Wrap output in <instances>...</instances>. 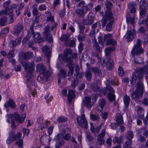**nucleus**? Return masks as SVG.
Here are the masks:
<instances>
[{
  "label": "nucleus",
  "instance_id": "f257e3e1",
  "mask_svg": "<svg viewBox=\"0 0 148 148\" xmlns=\"http://www.w3.org/2000/svg\"><path fill=\"white\" fill-rule=\"evenodd\" d=\"M144 52V50L141 47V41L138 39L131 52L132 55L134 56V61L135 64L141 63L140 61L142 59L140 56L143 54Z\"/></svg>",
  "mask_w": 148,
  "mask_h": 148
},
{
  "label": "nucleus",
  "instance_id": "f03ea898",
  "mask_svg": "<svg viewBox=\"0 0 148 148\" xmlns=\"http://www.w3.org/2000/svg\"><path fill=\"white\" fill-rule=\"evenodd\" d=\"M147 70H148V68L145 66L136 69L135 71V73L134 72L132 73L131 83L134 84L136 82L137 78L139 80L142 79L143 78L144 73L145 71H147Z\"/></svg>",
  "mask_w": 148,
  "mask_h": 148
},
{
  "label": "nucleus",
  "instance_id": "7ed1b4c3",
  "mask_svg": "<svg viewBox=\"0 0 148 148\" xmlns=\"http://www.w3.org/2000/svg\"><path fill=\"white\" fill-rule=\"evenodd\" d=\"M8 117L9 119H11V127L12 129H15L16 126L14 124V119L18 122L19 123H21L24 121L26 117L25 114H23L21 117L17 113H15L12 115H9Z\"/></svg>",
  "mask_w": 148,
  "mask_h": 148
},
{
  "label": "nucleus",
  "instance_id": "20e7f679",
  "mask_svg": "<svg viewBox=\"0 0 148 148\" xmlns=\"http://www.w3.org/2000/svg\"><path fill=\"white\" fill-rule=\"evenodd\" d=\"M92 23V13L90 12L88 15V20L84 19L83 20L82 23H78V24L80 29L79 33H84L85 27L84 24L90 25Z\"/></svg>",
  "mask_w": 148,
  "mask_h": 148
},
{
  "label": "nucleus",
  "instance_id": "39448f33",
  "mask_svg": "<svg viewBox=\"0 0 148 148\" xmlns=\"http://www.w3.org/2000/svg\"><path fill=\"white\" fill-rule=\"evenodd\" d=\"M72 53V51L70 49H67L64 50L63 55L60 54L59 56V58L60 60H63L66 62H73L71 57L70 56L67 57L69 55H71Z\"/></svg>",
  "mask_w": 148,
  "mask_h": 148
},
{
  "label": "nucleus",
  "instance_id": "423d86ee",
  "mask_svg": "<svg viewBox=\"0 0 148 148\" xmlns=\"http://www.w3.org/2000/svg\"><path fill=\"white\" fill-rule=\"evenodd\" d=\"M10 1H8L5 2L4 4V8H5V10H3L0 12V15H2L4 14L5 15H8L10 14L9 16L10 17L11 20L12 22L13 21V18L12 14L11 13V12H12L13 10L12 9L9 10V8L8 7L10 3Z\"/></svg>",
  "mask_w": 148,
  "mask_h": 148
},
{
  "label": "nucleus",
  "instance_id": "0eeeda50",
  "mask_svg": "<svg viewBox=\"0 0 148 148\" xmlns=\"http://www.w3.org/2000/svg\"><path fill=\"white\" fill-rule=\"evenodd\" d=\"M21 64L27 73H32L34 71L35 64L33 62H32L30 64H29L28 62H22Z\"/></svg>",
  "mask_w": 148,
  "mask_h": 148
},
{
  "label": "nucleus",
  "instance_id": "6e6552de",
  "mask_svg": "<svg viewBox=\"0 0 148 148\" xmlns=\"http://www.w3.org/2000/svg\"><path fill=\"white\" fill-rule=\"evenodd\" d=\"M33 26H31L28 31V34L31 33L33 38H34L35 41L37 43H39L43 41V39L40 36V35L38 33H34Z\"/></svg>",
  "mask_w": 148,
  "mask_h": 148
},
{
  "label": "nucleus",
  "instance_id": "1a4fd4ad",
  "mask_svg": "<svg viewBox=\"0 0 148 148\" xmlns=\"http://www.w3.org/2000/svg\"><path fill=\"white\" fill-rule=\"evenodd\" d=\"M77 121L78 123L82 128L84 129H88L87 123L84 114H82L81 116L78 117Z\"/></svg>",
  "mask_w": 148,
  "mask_h": 148
},
{
  "label": "nucleus",
  "instance_id": "9d476101",
  "mask_svg": "<svg viewBox=\"0 0 148 148\" xmlns=\"http://www.w3.org/2000/svg\"><path fill=\"white\" fill-rule=\"evenodd\" d=\"M103 66H106L107 69L110 70L114 67V62L111 58H103Z\"/></svg>",
  "mask_w": 148,
  "mask_h": 148
},
{
  "label": "nucleus",
  "instance_id": "9b49d317",
  "mask_svg": "<svg viewBox=\"0 0 148 148\" xmlns=\"http://www.w3.org/2000/svg\"><path fill=\"white\" fill-rule=\"evenodd\" d=\"M148 5L145 1V0H142L140 2V16L143 18L145 16V13L147 12L146 7H148Z\"/></svg>",
  "mask_w": 148,
  "mask_h": 148
},
{
  "label": "nucleus",
  "instance_id": "f8f14e48",
  "mask_svg": "<svg viewBox=\"0 0 148 148\" xmlns=\"http://www.w3.org/2000/svg\"><path fill=\"white\" fill-rule=\"evenodd\" d=\"M50 27L48 25L44 28V31L43 32V36L45 38L50 42H51L53 41V39L50 34L49 30Z\"/></svg>",
  "mask_w": 148,
  "mask_h": 148
},
{
  "label": "nucleus",
  "instance_id": "ddd939ff",
  "mask_svg": "<svg viewBox=\"0 0 148 148\" xmlns=\"http://www.w3.org/2000/svg\"><path fill=\"white\" fill-rule=\"evenodd\" d=\"M38 122H39L40 124V126L41 129H47L48 130H53V126L52 125L47 127L50 123L48 121H44L42 119H39V121H38Z\"/></svg>",
  "mask_w": 148,
  "mask_h": 148
},
{
  "label": "nucleus",
  "instance_id": "4468645a",
  "mask_svg": "<svg viewBox=\"0 0 148 148\" xmlns=\"http://www.w3.org/2000/svg\"><path fill=\"white\" fill-rule=\"evenodd\" d=\"M106 90L110 91L111 92H109L108 94V98L110 101H112L115 99V96L114 95V90L111 86L110 85H107L106 87Z\"/></svg>",
  "mask_w": 148,
  "mask_h": 148
},
{
  "label": "nucleus",
  "instance_id": "2eb2a0df",
  "mask_svg": "<svg viewBox=\"0 0 148 148\" xmlns=\"http://www.w3.org/2000/svg\"><path fill=\"white\" fill-rule=\"evenodd\" d=\"M105 135V130H102L101 132L98 135L97 137V143L100 145H101L104 144L105 140L104 137Z\"/></svg>",
  "mask_w": 148,
  "mask_h": 148
},
{
  "label": "nucleus",
  "instance_id": "dca6fc26",
  "mask_svg": "<svg viewBox=\"0 0 148 148\" xmlns=\"http://www.w3.org/2000/svg\"><path fill=\"white\" fill-rule=\"evenodd\" d=\"M134 29H129L127 31L126 34V39L127 42L132 40L134 38V34L135 33Z\"/></svg>",
  "mask_w": 148,
  "mask_h": 148
},
{
  "label": "nucleus",
  "instance_id": "f3484780",
  "mask_svg": "<svg viewBox=\"0 0 148 148\" xmlns=\"http://www.w3.org/2000/svg\"><path fill=\"white\" fill-rule=\"evenodd\" d=\"M143 94V92L135 90L132 93L131 97L133 99L137 100L142 98Z\"/></svg>",
  "mask_w": 148,
  "mask_h": 148
},
{
  "label": "nucleus",
  "instance_id": "a211bd4d",
  "mask_svg": "<svg viewBox=\"0 0 148 148\" xmlns=\"http://www.w3.org/2000/svg\"><path fill=\"white\" fill-rule=\"evenodd\" d=\"M91 98L89 97H86L82 102V105L88 108H91L92 106Z\"/></svg>",
  "mask_w": 148,
  "mask_h": 148
},
{
  "label": "nucleus",
  "instance_id": "6ab92c4d",
  "mask_svg": "<svg viewBox=\"0 0 148 148\" xmlns=\"http://www.w3.org/2000/svg\"><path fill=\"white\" fill-rule=\"evenodd\" d=\"M23 28L24 26L21 23H18L15 27L14 34L16 36L19 35Z\"/></svg>",
  "mask_w": 148,
  "mask_h": 148
},
{
  "label": "nucleus",
  "instance_id": "aec40b11",
  "mask_svg": "<svg viewBox=\"0 0 148 148\" xmlns=\"http://www.w3.org/2000/svg\"><path fill=\"white\" fill-rule=\"evenodd\" d=\"M115 48L114 47H111L108 48H106L105 50V56L103 58H111L110 53L112 51H114Z\"/></svg>",
  "mask_w": 148,
  "mask_h": 148
},
{
  "label": "nucleus",
  "instance_id": "412c9836",
  "mask_svg": "<svg viewBox=\"0 0 148 148\" xmlns=\"http://www.w3.org/2000/svg\"><path fill=\"white\" fill-rule=\"evenodd\" d=\"M136 89L135 90L140 91L143 93L144 87L143 84L141 80L137 81L136 84Z\"/></svg>",
  "mask_w": 148,
  "mask_h": 148
},
{
  "label": "nucleus",
  "instance_id": "4be33fe9",
  "mask_svg": "<svg viewBox=\"0 0 148 148\" xmlns=\"http://www.w3.org/2000/svg\"><path fill=\"white\" fill-rule=\"evenodd\" d=\"M86 12L84 8L79 9L75 10V14L79 17H83Z\"/></svg>",
  "mask_w": 148,
  "mask_h": 148
},
{
  "label": "nucleus",
  "instance_id": "5701e85b",
  "mask_svg": "<svg viewBox=\"0 0 148 148\" xmlns=\"http://www.w3.org/2000/svg\"><path fill=\"white\" fill-rule=\"evenodd\" d=\"M94 39L95 42H96V44H95L94 45V48H95V49L97 51L98 53L100 51V47L98 45V42H100L101 40V38L100 36H98L97 39L96 38L95 36H94Z\"/></svg>",
  "mask_w": 148,
  "mask_h": 148
},
{
  "label": "nucleus",
  "instance_id": "b1692460",
  "mask_svg": "<svg viewBox=\"0 0 148 148\" xmlns=\"http://www.w3.org/2000/svg\"><path fill=\"white\" fill-rule=\"evenodd\" d=\"M126 21L128 25L131 24L134 27V24L135 23V19L134 16L132 18L130 15L128 14L126 15Z\"/></svg>",
  "mask_w": 148,
  "mask_h": 148
},
{
  "label": "nucleus",
  "instance_id": "393cba45",
  "mask_svg": "<svg viewBox=\"0 0 148 148\" xmlns=\"http://www.w3.org/2000/svg\"><path fill=\"white\" fill-rule=\"evenodd\" d=\"M36 69L37 71H39L40 73H43L46 72L45 67L44 65L41 63L37 64L36 65Z\"/></svg>",
  "mask_w": 148,
  "mask_h": 148
},
{
  "label": "nucleus",
  "instance_id": "a878e982",
  "mask_svg": "<svg viewBox=\"0 0 148 148\" xmlns=\"http://www.w3.org/2000/svg\"><path fill=\"white\" fill-rule=\"evenodd\" d=\"M75 97V91L73 90H69L68 95V99L69 103H71L72 99Z\"/></svg>",
  "mask_w": 148,
  "mask_h": 148
},
{
  "label": "nucleus",
  "instance_id": "bb28decb",
  "mask_svg": "<svg viewBox=\"0 0 148 148\" xmlns=\"http://www.w3.org/2000/svg\"><path fill=\"white\" fill-rule=\"evenodd\" d=\"M106 17L109 21L113 22L114 19L112 17V12L109 10L106 11L105 13Z\"/></svg>",
  "mask_w": 148,
  "mask_h": 148
},
{
  "label": "nucleus",
  "instance_id": "cd10ccee",
  "mask_svg": "<svg viewBox=\"0 0 148 148\" xmlns=\"http://www.w3.org/2000/svg\"><path fill=\"white\" fill-rule=\"evenodd\" d=\"M42 49L43 51L45 53V55L46 56L50 57L51 53L48 46H45L43 47L42 48Z\"/></svg>",
  "mask_w": 148,
  "mask_h": 148
},
{
  "label": "nucleus",
  "instance_id": "c85d7f7f",
  "mask_svg": "<svg viewBox=\"0 0 148 148\" xmlns=\"http://www.w3.org/2000/svg\"><path fill=\"white\" fill-rule=\"evenodd\" d=\"M10 136L14 139V140H16L17 139L20 138L21 136V134L20 132H18L16 134L13 132H11L10 134Z\"/></svg>",
  "mask_w": 148,
  "mask_h": 148
},
{
  "label": "nucleus",
  "instance_id": "c756f323",
  "mask_svg": "<svg viewBox=\"0 0 148 148\" xmlns=\"http://www.w3.org/2000/svg\"><path fill=\"white\" fill-rule=\"evenodd\" d=\"M33 53L32 52L27 51L23 55L25 60L29 59L33 57Z\"/></svg>",
  "mask_w": 148,
  "mask_h": 148
},
{
  "label": "nucleus",
  "instance_id": "7c9ffc66",
  "mask_svg": "<svg viewBox=\"0 0 148 148\" xmlns=\"http://www.w3.org/2000/svg\"><path fill=\"white\" fill-rule=\"evenodd\" d=\"M123 99L125 105L127 108L128 106L130 101V97L127 95H125L124 96Z\"/></svg>",
  "mask_w": 148,
  "mask_h": 148
},
{
  "label": "nucleus",
  "instance_id": "2f4dec72",
  "mask_svg": "<svg viewBox=\"0 0 148 148\" xmlns=\"http://www.w3.org/2000/svg\"><path fill=\"white\" fill-rule=\"evenodd\" d=\"M70 37V35L69 34H63L60 38V40L62 41H65V43H66V41H69Z\"/></svg>",
  "mask_w": 148,
  "mask_h": 148
},
{
  "label": "nucleus",
  "instance_id": "473e14b6",
  "mask_svg": "<svg viewBox=\"0 0 148 148\" xmlns=\"http://www.w3.org/2000/svg\"><path fill=\"white\" fill-rule=\"evenodd\" d=\"M15 103L13 100L10 99L5 104V106L6 108L7 107L10 106L12 108H14L15 107Z\"/></svg>",
  "mask_w": 148,
  "mask_h": 148
},
{
  "label": "nucleus",
  "instance_id": "72a5a7b5",
  "mask_svg": "<svg viewBox=\"0 0 148 148\" xmlns=\"http://www.w3.org/2000/svg\"><path fill=\"white\" fill-rule=\"evenodd\" d=\"M40 74L38 78H41L44 80H47L48 77V74L47 72H44L43 73H40Z\"/></svg>",
  "mask_w": 148,
  "mask_h": 148
},
{
  "label": "nucleus",
  "instance_id": "f704fd0d",
  "mask_svg": "<svg viewBox=\"0 0 148 148\" xmlns=\"http://www.w3.org/2000/svg\"><path fill=\"white\" fill-rule=\"evenodd\" d=\"M137 112L138 116L140 118H142L144 116V111L142 108L139 106H138Z\"/></svg>",
  "mask_w": 148,
  "mask_h": 148
},
{
  "label": "nucleus",
  "instance_id": "c9c22d12",
  "mask_svg": "<svg viewBox=\"0 0 148 148\" xmlns=\"http://www.w3.org/2000/svg\"><path fill=\"white\" fill-rule=\"evenodd\" d=\"M116 118L118 123H122L123 122L122 116L120 114H117L116 115Z\"/></svg>",
  "mask_w": 148,
  "mask_h": 148
},
{
  "label": "nucleus",
  "instance_id": "e433bc0d",
  "mask_svg": "<svg viewBox=\"0 0 148 148\" xmlns=\"http://www.w3.org/2000/svg\"><path fill=\"white\" fill-rule=\"evenodd\" d=\"M132 143V140H127L123 144L124 148H130V147H131Z\"/></svg>",
  "mask_w": 148,
  "mask_h": 148
},
{
  "label": "nucleus",
  "instance_id": "4c0bfd02",
  "mask_svg": "<svg viewBox=\"0 0 148 148\" xmlns=\"http://www.w3.org/2000/svg\"><path fill=\"white\" fill-rule=\"evenodd\" d=\"M65 44L67 46L73 47L75 44V40L73 39L71 40L69 39L68 41H67L66 43H65Z\"/></svg>",
  "mask_w": 148,
  "mask_h": 148
},
{
  "label": "nucleus",
  "instance_id": "58836bf2",
  "mask_svg": "<svg viewBox=\"0 0 148 148\" xmlns=\"http://www.w3.org/2000/svg\"><path fill=\"white\" fill-rule=\"evenodd\" d=\"M64 143V141L63 139L58 141L56 143L55 148H60V147H61L63 145Z\"/></svg>",
  "mask_w": 148,
  "mask_h": 148
},
{
  "label": "nucleus",
  "instance_id": "ea45409f",
  "mask_svg": "<svg viewBox=\"0 0 148 148\" xmlns=\"http://www.w3.org/2000/svg\"><path fill=\"white\" fill-rule=\"evenodd\" d=\"M134 6V5L133 3H130L128 4V8L130 13H134L136 12V9Z\"/></svg>",
  "mask_w": 148,
  "mask_h": 148
},
{
  "label": "nucleus",
  "instance_id": "a19ab883",
  "mask_svg": "<svg viewBox=\"0 0 148 148\" xmlns=\"http://www.w3.org/2000/svg\"><path fill=\"white\" fill-rule=\"evenodd\" d=\"M66 65L69 69V72L73 73L74 65L73 62H69Z\"/></svg>",
  "mask_w": 148,
  "mask_h": 148
},
{
  "label": "nucleus",
  "instance_id": "79ce46f5",
  "mask_svg": "<svg viewBox=\"0 0 148 148\" xmlns=\"http://www.w3.org/2000/svg\"><path fill=\"white\" fill-rule=\"evenodd\" d=\"M134 134L132 131H130L127 132L125 135V137L127 140H131L133 137Z\"/></svg>",
  "mask_w": 148,
  "mask_h": 148
},
{
  "label": "nucleus",
  "instance_id": "37998d69",
  "mask_svg": "<svg viewBox=\"0 0 148 148\" xmlns=\"http://www.w3.org/2000/svg\"><path fill=\"white\" fill-rule=\"evenodd\" d=\"M79 33V34L77 37V38L79 42H82L85 40L86 38V36L83 33Z\"/></svg>",
  "mask_w": 148,
  "mask_h": 148
},
{
  "label": "nucleus",
  "instance_id": "c03bdc74",
  "mask_svg": "<svg viewBox=\"0 0 148 148\" xmlns=\"http://www.w3.org/2000/svg\"><path fill=\"white\" fill-rule=\"evenodd\" d=\"M32 9V14L34 16H38L40 14L36 6H35L34 5L33 6Z\"/></svg>",
  "mask_w": 148,
  "mask_h": 148
},
{
  "label": "nucleus",
  "instance_id": "a18cd8bd",
  "mask_svg": "<svg viewBox=\"0 0 148 148\" xmlns=\"http://www.w3.org/2000/svg\"><path fill=\"white\" fill-rule=\"evenodd\" d=\"M85 76L88 80H90L92 77V71H89V70L86 71Z\"/></svg>",
  "mask_w": 148,
  "mask_h": 148
},
{
  "label": "nucleus",
  "instance_id": "49530a36",
  "mask_svg": "<svg viewBox=\"0 0 148 148\" xmlns=\"http://www.w3.org/2000/svg\"><path fill=\"white\" fill-rule=\"evenodd\" d=\"M66 74V72L63 69H62L60 70V73L58 75V77L64 78L65 77Z\"/></svg>",
  "mask_w": 148,
  "mask_h": 148
},
{
  "label": "nucleus",
  "instance_id": "de8ad7c7",
  "mask_svg": "<svg viewBox=\"0 0 148 148\" xmlns=\"http://www.w3.org/2000/svg\"><path fill=\"white\" fill-rule=\"evenodd\" d=\"M78 79L77 78H73V79L72 82L71 86L74 88L78 84Z\"/></svg>",
  "mask_w": 148,
  "mask_h": 148
},
{
  "label": "nucleus",
  "instance_id": "09e8293b",
  "mask_svg": "<svg viewBox=\"0 0 148 148\" xmlns=\"http://www.w3.org/2000/svg\"><path fill=\"white\" fill-rule=\"evenodd\" d=\"M122 140V139L121 137H115L113 139V141L114 143H117L119 144H120Z\"/></svg>",
  "mask_w": 148,
  "mask_h": 148
},
{
  "label": "nucleus",
  "instance_id": "8fccbe9b",
  "mask_svg": "<svg viewBox=\"0 0 148 148\" xmlns=\"http://www.w3.org/2000/svg\"><path fill=\"white\" fill-rule=\"evenodd\" d=\"M93 72L96 75H99L101 74V71L97 67L93 68Z\"/></svg>",
  "mask_w": 148,
  "mask_h": 148
},
{
  "label": "nucleus",
  "instance_id": "3c124183",
  "mask_svg": "<svg viewBox=\"0 0 148 148\" xmlns=\"http://www.w3.org/2000/svg\"><path fill=\"white\" fill-rule=\"evenodd\" d=\"M112 34H109L105 35L103 38V41L105 42L107 40L108 41L109 40L112 39Z\"/></svg>",
  "mask_w": 148,
  "mask_h": 148
},
{
  "label": "nucleus",
  "instance_id": "603ef678",
  "mask_svg": "<svg viewBox=\"0 0 148 148\" xmlns=\"http://www.w3.org/2000/svg\"><path fill=\"white\" fill-rule=\"evenodd\" d=\"M6 17L4 16L0 19V25L4 26L6 21Z\"/></svg>",
  "mask_w": 148,
  "mask_h": 148
},
{
  "label": "nucleus",
  "instance_id": "864d4df0",
  "mask_svg": "<svg viewBox=\"0 0 148 148\" xmlns=\"http://www.w3.org/2000/svg\"><path fill=\"white\" fill-rule=\"evenodd\" d=\"M106 44V45H115L116 44V42L115 40L112 38L108 41H107Z\"/></svg>",
  "mask_w": 148,
  "mask_h": 148
},
{
  "label": "nucleus",
  "instance_id": "5fc2aeb1",
  "mask_svg": "<svg viewBox=\"0 0 148 148\" xmlns=\"http://www.w3.org/2000/svg\"><path fill=\"white\" fill-rule=\"evenodd\" d=\"M105 5L106 8L108 9H111L113 7L112 3L108 0L106 1Z\"/></svg>",
  "mask_w": 148,
  "mask_h": 148
},
{
  "label": "nucleus",
  "instance_id": "6e6d98bb",
  "mask_svg": "<svg viewBox=\"0 0 148 148\" xmlns=\"http://www.w3.org/2000/svg\"><path fill=\"white\" fill-rule=\"evenodd\" d=\"M109 21L110 22L107 25L106 27V30L108 31H110L112 29V23L113 22H111V21Z\"/></svg>",
  "mask_w": 148,
  "mask_h": 148
},
{
  "label": "nucleus",
  "instance_id": "4d7b16f0",
  "mask_svg": "<svg viewBox=\"0 0 148 148\" xmlns=\"http://www.w3.org/2000/svg\"><path fill=\"white\" fill-rule=\"evenodd\" d=\"M118 73L120 76H122L124 75V71L123 70V68L121 66H119L118 68Z\"/></svg>",
  "mask_w": 148,
  "mask_h": 148
},
{
  "label": "nucleus",
  "instance_id": "13d9d810",
  "mask_svg": "<svg viewBox=\"0 0 148 148\" xmlns=\"http://www.w3.org/2000/svg\"><path fill=\"white\" fill-rule=\"evenodd\" d=\"M34 43L33 41H29L27 43V45L29 48H32L33 50H36V48L32 46Z\"/></svg>",
  "mask_w": 148,
  "mask_h": 148
},
{
  "label": "nucleus",
  "instance_id": "bf43d9fd",
  "mask_svg": "<svg viewBox=\"0 0 148 148\" xmlns=\"http://www.w3.org/2000/svg\"><path fill=\"white\" fill-rule=\"evenodd\" d=\"M58 121L59 122H63L67 121V118H65L64 117L61 116L59 117L57 119Z\"/></svg>",
  "mask_w": 148,
  "mask_h": 148
},
{
  "label": "nucleus",
  "instance_id": "052dcab7",
  "mask_svg": "<svg viewBox=\"0 0 148 148\" xmlns=\"http://www.w3.org/2000/svg\"><path fill=\"white\" fill-rule=\"evenodd\" d=\"M16 144L18 145V147L20 148H22L23 141L21 139H20L19 140L17 141L16 143Z\"/></svg>",
  "mask_w": 148,
  "mask_h": 148
},
{
  "label": "nucleus",
  "instance_id": "680f3d73",
  "mask_svg": "<svg viewBox=\"0 0 148 148\" xmlns=\"http://www.w3.org/2000/svg\"><path fill=\"white\" fill-rule=\"evenodd\" d=\"M107 19H108L106 17H104L102 19L101 21L102 22L103 27H104L105 26L106 24L107 23Z\"/></svg>",
  "mask_w": 148,
  "mask_h": 148
},
{
  "label": "nucleus",
  "instance_id": "e2e57ef3",
  "mask_svg": "<svg viewBox=\"0 0 148 148\" xmlns=\"http://www.w3.org/2000/svg\"><path fill=\"white\" fill-rule=\"evenodd\" d=\"M106 103V101L104 99H102L101 100L99 105L102 109H103L104 106L105 105Z\"/></svg>",
  "mask_w": 148,
  "mask_h": 148
},
{
  "label": "nucleus",
  "instance_id": "0e129e2a",
  "mask_svg": "<svg viewBox=\"0 0 148 148\" xmlns=\"http://www.w3.org/2000/svg\"><path fill=\"white\" fill-rule=\"evenodd\" d=\"M85 4L84 1H82L77 4V6L78 7H81L82 8H84V5Z\"/></svg>",
  "mask_w": 148,
  "mask_h": 148
},
{
  "label": "nucleus",
  "instance_id": "69168bd1",
  "mask_svg": "<svg viewBox=\"0 0 148 148\" xmlns=\"http://www.w3.org/2000/svg\"><path fill=\"white\" fill-rule=\"evenodd\" d=\"M38 9L40 11H42L46 10V7L45 5H40L38 8Z\"/></svg>",
  "mask_w": 148,
  "mask_h": 148
},
{
  "label": "nucleus",
  "instance_id": "338daca9",
  "mask_svg": "<svg viewBox=\"0 0 148 148\" xmlns=\"http://www.w3.org/2000/svg\"><path fill=\"white\" fill-rule=\"evenodd\" d=\"M71 136V134L68 133L65 134L64 136H63V138L66 141L69 140Z\"/></svg>",
  "mask_w": 148,
  "mask_h": 148
},
{
  "label": "nucleus",
  "instance_id": "774afa93",
  "mask_svg": "<svg viewBox=\"0 0 148 148\" xmlns=\"http://www.w3.org/2000/svg\"><path fill=\"white\" fill-rule=\"evenodd\" d=\"M100 90L99 87L96 84H95L93 86V90L96 92L99 91Z\"/></svg>",
  "mask_w": 148,
  "mask_h": 148
}]
</instances>
